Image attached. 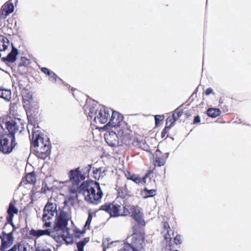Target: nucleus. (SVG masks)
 <instances>
[{"instance_id":"a19ab883","label":"nucleus","mask_w":251,"mask_h":251,"mask_svg":"<svg viewBox=\"0 0 251 251\" xmlns=\"http://www.w3.org/2000/svg\"><path fill=\"white\" fill-rule=\"evenodd\" d=\"M156 168H155L154 166L152 169L149 170L143 178L145 179V178L148 177L151 175L152 174L154 171H156Z\"/></svg>"},{"instance_id":"c9c22d12","label":"nucleus","mask_w":251,"mask_h":251,"mask_svg":"<svg viewBox=\"0 0 251 251\" xmlns=\"http://www.w3.org/2000/svg\"><path fill=\"white\" fill-rule=\"evenodd\" d=\"M129 180H131L137 184L141 182V177L135 174L132 175V176Z\"/></svg>"},{"instance_id":"ea45409f","label":"nucleus","mask_w":251,"mask_h":251,"mask_svg":"<svg viewBox=\"0 0 251 251\" xmlns=\"http://www.w3.org/2000/svg\"><path fill=\"white\" fill-rule=\"evenodd\" d=\"M61 237L67 243H72L73 242V237L64 236V234L62 235Z\"/></svg>"},{"instance_id":"bb28decb","label":"nucleus","mask_w":251,"mask_h":251,"mask_svg":"<svg viewBox=\"0 0 251 251\" xmlns=\"http://www.w3.org/2000/svg\"><path fill=\"white\" fill-rule=\"evenodd\" d=\"M162 225L164 231L165 232L164 234V239L166 240H170L171 239V235L170 234L171 229L169 223L167 222H162Z\"/></svg>"},{"instance_id":"5701e85b","label":"nucleus","mask_w":251,"mask_h":251,"mask_svg":"<svg viewBox=\"0 0 251 251\" xmlns=\"http://www.w3.org/2000/svg\"><path fill=\"white\" fill-rule=\"evenodd\" d=\"M0 98L6 101H9L11 99V91L10 89L0 86Z\"/></svg>"},{"instance_id":"79ce46f5","label":"nucleus","mask_w":251,"mask_h":251,"mask_svg":"<svg viewBox=\"0 0 251 251\" xmlns=\"http://www.w3.org/2000/svg\"><path fill=\"white\" fill-rule=\"evenodd\" d=\"M36 251H52L51 249L48 247L39 248L36 250Z\"/></svg>"},{"instance_id":"aec40b11","label":"nucleus","mask_w":251,"mask_h":251,"mask_svg":"<svg viewBox=\"0 0 251 251\" xmlns=\"http://www.w3.org/2000/svg\"><path fill=\"white\" fill-rule=\"evenodd\" d=\"M118 133L113 131L104 135L106 142L111 147H115L118 144Z\"/></svg>"},{"instance_id":"09e8293b","label":"nucleus","mask_w":251,"mask_h":251,"mask_svg":"<svg viewBox=\"0 0 251 251\" xmlns=\"http://www.w3.org/2000/svg\"><path fill=\"white\" fill-rule=\"evenodd\" d=\"M69 230L65 229V231L66 232V234L64 235V236L66 237H73L72 235L69 233Z\"/></svg>"},{"instance_id":"603ef678","label":"nucleus","mask_w":251,"mask_h":251,"mask_svg":"<svg viewBox=\"0 0 251 251\" xmlns=\"http://www.w3.org/2000/svg\"><path fill=\"white\" fill-rule=\"evenodd\" d=\"M221 108H223V107H222V102L221 103Z\"/></svg>"},{"instance_id":"9b49d317","label":"nucleus","mask_w":251,"mask_h":251,"mask_svg":"<svg viewBox=\"0 0 251 251\" xmlns=\"http://www.w3.org/2000/svg\"><path fill=\"white\" fill-rule=\"evenodd\" d=\"M7 134H13L15 136L17 132H21L24 129V124L20 119H11L5 123Z\"/></svg>"},{"instance_id":"e433bc0d","label":"nucleus","mask_w":251,"mask_h":251,"mask_svg":"<svg viewBox=\"0 0 251 251\" xmlns=\"http://www.w3.org/2000/svg\"><path fill=\"white\" fill-rule=\"evenodd\" d=\"M170 128H171V127L168 126V125L165 126L164 128L163 129V130L161 132V137L162 138H165V137H168V133L169 131Z\"/></svg>"},{"instance_id":"7c9ffc66","label":"nucleus","mask_w":251,"mask_h":251,"mask_svg":"<svg viewBox=\"0 0 251 251\" xmlns=\"http://www.w3.org/2000/svg\"><path fill=\"white\" fill-rule=\"evenodd\" d=\"M89 241V238L88 237H86L83 238L80 241L77 242L76 243V247L78 251H84V247L86 245Z\"/></svg>"},{"instance_id":"c85d7f7f","label":"nucleus","mask_w":251,"mask_h":251,"mask_svg":"<svg viewBox=\"0 0 251 251\" xmlns=\"http://www.w3.org/2000/svg\"><path fill=\"white\" fill-rule=\"evenodd\" d=\"M25 178L26 183L34 184L36 182V176L34 172L26 174Z\"/></svg>"},{"instance_id":"cd10ccee","label":"nucleus","mask_w":251,"mask_h":251,"mask_svg":"<svg viewBox=\"0 0 251 251\" xmlns=\"http://www.w3.org/2000/svg\"><path fill=\"white\" fill-rule=\"evenodd\" d=\"M156 189L148 190L145 188L141 191L140 194L143 198L146 199L154 196L156 195Z\"/></svg>"},{"instance_id":"72a5a7b5","label":"nucleus","mask_w":251,"mask_h":251,"mask_svg":"<svg viewBox=\"0 0 251 251\" xmlns=\"http://www.w3.org/2000/svg\"><path fill=\"white\" fill-rule=\"evenodd\" d=\"M30 63V61L29 59H27L25 57H22L21 59V62L18 65L19 67L21 66H27Z\"/></svg>"},{"instance_id":"a878e982","label":"nucleus","mask_w":251,"mask_h":251,"mask_svg":"<svg viewBox=\"0 0 251 251\" xmlns=\"http://www.w3.org/2000/svg\"><path fill=\"white\" fill-rule=\"evenodd\" d=\"M18 54V50L12 46V49L11 51L4 58L8 62H14L16 60V56Z\"/></svg>"},{"instance_id":"c756f323","label":"nucleus","mask_w":251,"mask_h":251,"mask_svg":"<svg viewBox=\"0 0 251 251\" xmlns=\"http://www.w3.org/2000/svg\"><path fill=\"white\" fill-rule=\"evenodd\" d=\"M206 114L212 118H215L221 114V111L219 108H210L206 111Z\"/></svg>"},{"instance_id":"8fccbe9b","label":"nucleus","mask_w":251,"mask_h":251,"mask_svg":"<svg viewBox=\"0 0 251 251\" xmlns=\"http://www.w3.org/2000/svg\"><path fill=\"white\" fill-rule=\"evenodd\" d=\"M165 170H164L163 171H162V175H164V174H165Z\"/></svg>"},{"instance_id":"7ed1b4c3","label":"nucleus","mask_w":251,"mask_h":251,"mask_svg":"<svg viewBox=\"0 0 251 251\" xmlns=\"http://www.w3.org/2000/svg\"><path fill=\"white\" fill-rule=\"evenodd\" d=\"M30 149H32L35 155L42 159L49 157L51 151V145L47 140H44L38 131L32 132Z\"/></svg>"},{"instance_id":"1a4fd4ad","label":"nucleus","mask_w":251,"mask_h":251,"mask_svg":"<svg viewBox=\"0 0 251 251\" xmlns=\"http://www.w3.org/2000/svg\"><path fill=\"white\" fill-rule=\"evenodd\" d=\"M118 136L121 138V140L123 143L126 145H129L131 143L139 147H141L140 143L137 141H135L134 138V132L130 129L129 127L125 125L122 127H120L117 131Z\"/></svg>"},{"instance_id":"4c0bfd02","label":"nucleus","mask_w":251,"mask_h":251,"mask_svg":"<svg viewBox=\"0 0 251 251\" xmlns=\"http://www.w3.org/2000/svg\"><path fill=\"white\" fill-rule=\"evenodd\" d=\"M155 125H158L161 121L164 119V116L162 115H157L154 117Z\"/></svg>"},{"instance_id":"49530a36","label":"nucleus","mask_w":251,"mask_h":251,"mask_svg":"<svg viewBox=\"0 0 251 251\" xmlns=\"http://www.w3.org/2000/svg\"><path fill=\"white\" fill-rule=\"evenodd\" d=\"M69 89H70L71 91L73 92V95L74 96V97H75V94H74L75 92H79V91L76 88L71 87L70 86H69Z\"/></svg>"},{"instance_id":"4468645a","label":"nucleus","mask_w":251,"mask_h":251,"mask_svg":"<svg viewBox=\"0 0 251 251\" xmlns=\"http://www.w3.org/2000/svg\"><path fill=\"white\" fill-rule=\"evenodd\" d=\"M1 243L0 246V251H5V250L10 247L13 242V233H6L3 231L0 235Z\"/></svg>"},{"instance_id":"f03ea898","label":"nucleus","mask_w":251,"mask_h":251,"mask_svg":"<svg viewBox=\"0 0 251 251\" xmlns=\"http://www.w3.org/2000/svg\"><path fill=\"white\" fill-rule=\"evenodd\" d=\"M81 190L84 200L89 204H98L103 196V192L100 184L91 180H87L81 183Z\"/></svg>"},{"instance_id":"de8ad7c7","label":"nucleus","mask_w":251,"mask_h":251,"mask_svg":"<svg viewBox=\"0 0 251 251\" xmlns=\"http://www.w3.org/2000/svg\"><path fill=\"white\" fill-rule=\"evenodd\" d=\"M47 186V184H45V187L43 186L41 188L40 192L41 193H46V187Z\"/></svg>"},{"instance_id":"f3484780","label":"nucleus","mask_w":251,"mask_h":251,"mask_svg":"<svg viewBox=\"0 0 251 251\" xmlns=\"http://www.w3.org/2000/svg\"><path fill=\"white\" fill-rule=\"evenodd\" d=\"M14 10V5L13 3L9 0L4 3L0 9V21L6 17Z\"/></svg>"},{"instance_id":"a211bd4d","label":"nucleus","mask_w":251,"mask_h":251,"mask_svg":"<svg viewBox=\"0 0 251 251\" xmlns=\"http://www.w3.org/2000/svg\"><path fill=\"white\" fill-rule=\"evenodd\" d=\"M22 102L24 108H29L30 105L35 103L33 100L32 95L27 90H24L22 92Z\"/></svg>"},{"instance_id":"0eeeda50","label":"nucleus","mask_w":251,"mask_h":251,"mask_svg":"<svg viewBox=\"0 0 251 251\" xmlns=\"http://www.w3.org/2000/svg\"><path fill=\"white\" fill-rule=\"evenodd\" d=\"M111 114V110L105 106L98 108L95 112L90 110L89 116L91 118L94 116V122L96 124H104L109 120Z\"/></svg>"},{"instance_id":"2f4dec72","label":"nucleus","mask_w":251,"mask_h":251,"mask_svg":"<svg viewBox=\"0 0 251 251\" xmlns=\"http://www.w3.org/2000/svg\"><path fill=\"white\" fill-rule=\"evenodd\" d=\"M166 160L164 157H156L154 162L153 165L155 168L156 167H161L165 165Z\"/></svg>"},{"instance_id":"c03bdc74","label":"nucleus","mask_w":251,"mask_h":251,"mask_svg":"<svg viewBox=\"0 0 251 251\" xmlns=\"http://www.w3.org/2000/svg\"><path fill=\"white\" fill-rule=\"evenodd\" d=\"M200 117L199 115H197L194 117V119L193 121V124H196L199 123L200 122Z\"/></svg>"},{"instance_id":"2eb2a0df","label":"nucleus","mask_w":251,"mask_h":251,"mask_svg":"<svg viewBox=\"0 0 251 251\" xmlns=\"http://www.w3.org/2000/svg\"><path fill=\"white\" fill-rule=\"evenodd\" d=\"M123 116L122 114L116 111H113L111 110V114L109 118V122L107 125L104 126L102 128H107L110 124L114 126H120L119 124L123 120Z\"/></svg>"},{"instance_id":"37998d69","label":"nucleus","mask_w":251,"mask_h":251,"mask_svg":"<svg viewBox=\"0 0 251 251\" xmlns=\"http://www.w3.org/2000/svg\"><path fill=\"white\" fill-rule=\"evenodd\" d=\"M124 174L127 179L129 180L132 176V175L133 174H131L129 171L126 170L124 172Z\"/></svg>"},{"instance_id":"dca6fc26","label":"nucleus","mask_w":251,"mask_h":251,"mask_svg":"<svg viewBox=\"0 0 251 251\" xmlns=\"http://www.w3.org/2000/svg\"><path fill=\"white\" fill-rule=\"evenodd\" d=\"M15 201H11L9 204L7 210V215L6 217V221L9 224L12 225H13L14 214H17L18 213V209L15 206Z\"/></svg>"},{"instance_id":"412c9836","label":"nucleus","mask_w":251,"mask_h":251,"mask_svg":"<svg viewBox=\"0 0 251 251\" xmlns=\"http://www.w3.org/2000/svg\"><path fill=\"white\" fill-rule=\"evenodd\" d=\"M50 231L49 229H45V230H35L34 229H31L29 230V235L32 237H35L36 238H38L44 235H48L50 236Z\"/></svg>"},{"instance_id":"6e6552de","label":"nucleus","mask_w":251,"mask_h":251,"mask_svg":"<svg viewBox=\"0 0 251 251\" xmlns=\"http://www.w3.org/2000/svg\"><path fill=\"white\" fill-rule=\"evenodd\" d=\"M15 136L5 131L0 135V151L4 153L11 152L16 145Z\"/></svg>"},{"instance_id":"b1692460","label":"nucleus","mask_w":251,"mask_h":251,"mask_svg":"<svg viewBox=\"0 0 251 251\" xmlns=\"http://www.w3.org/2000/svg\"><path fill=\"white\" fill-rule=\"evenodd\" d=\"M106 171V170L103 167L94 168L92 176L95 179L99 180L100 177H102L105 176Z\"/></svg>"},{"instance_id":"473e14b6","label":"nucleus","mask_w":251,"mask_h":251,"mask_svg":"<svg viewBox=\"0 0 251 251\" xmlns=\"http://www.w3.org/2000/svg\"><path fill=\"white\" fill-rule=\"evenodd\" d=\"M75 237L79 238L80 235L83 234L86 232V229L84 228L82 230H80L77 227H75L73 229Z\"/></svg>"},{"instance_id":"39448f33","label":"nucleus","mask_w":251,"mask_h":251,"mask_svg":"<svg viewBox=\"0 0 251 251\" xmlns=\"http://www.w3.org/2000/svg\"><path fill=\"white\" fill-rule=\"evenodd\" d=\"M91 168L92 165L89 164L81 170L79 167L71 170L68 173L69 181L76 183L84 181L85 178L89 177Z\"/></svg>"},{"instance_id":"6ab92c4d","label":"nucleus","mask_w":251,"mask_h":251,"mask_svg":"<svg viewBox=\"0 0 251 251\" xmlns=\"http://www.w3.org/2000/svg\"><path fill=\"white\" fill-rule=\"evenodd\" d=\"M183 112L182 110L179 108L176 109L174 113L168 116L166 119V125L171 127L172 126L175 124L176 120H177L182 115Z\"/></svg>"},{"instance_id":"20e7f679","label":"nucleus","mask_w":251,"mask_h":251,"mask_svg":"<svg viewBox=\"0 0 251 251\" xmlns=\"http://www.w3.org/2000/svg\"><path fill=\"white\" fill-rule=\"evenodd\" d=\"M142 226L138 224L132 227V241L125 243L126 251H145V232Z\"/></svg>"},{"instance_id":"423d86ee","label":"nucleus","mask_w":251,"mask_h":251,"mask_svg":"<svg viewBox=\"0 0 251 251\" xmlns=\"http://www.w3.org/2000/svg\"><path fill=\"white\" fill-rule=\"evenodd\" d=\"M71 216L68 212L64 210H60L56 215V218L54 223L53 229L55 232H65V229L70 230L67 227L69 221L71 220Z\"/></svg>"},{"instance_id":"58836bf2","label":"nucleus","mask_w":251,"mask_h":251,"mask_svg":"<svg viewBox=\"0 0 251 251\" xmlns=\"http://www.w3.org/2000/svg\"><path fill=\"white\" fill-rule=\"evenodd\" d=\"M174 242L176 245H180L182 243L181 236L179 234H177L174 238Z\"/></svg>"},{"instance_id":"4be33fe9","label":"nucleus","mask_w":251,"mask_h":251,"mask_svg":"<svg viewBox=\"0 0 251 251\" xmlns=\"http://www.w3.org/2000/svg\"><path fill=\"white\" fill-rule=\"evenodd\" d=\"M71 185L69 186L68 190L70 194H75L77 193L82 195L83 191L81 190V183H76L74 182H71Z\"/></svg>"},{"instance_id":"864d4df0","label":"nucleus","mask_w":251,"mask_h":251,"mask_svg":"<svg viewBox=\"0 0 251 251\" xmlns=\"http://www.w3.org/2000/svg\"><path fill=\"white\" fill-rule=\"evenodd\" d=\"M174 251H178V250H175Z\"/></svg>"},{"instance_id":"f257e3e1","label":"nucleus","mask_w":251,"mask_h":251,"mask_svg":"<svg viewBox=\"0 0 251 251\" xmlns=\"http://www.w3.org/2000/svg\"><path fill=\"white\" fill-rule=\"evenodd\" d=\"M107 213L111 217H132L139 225L145 226L146 222L140 211L134 205L123 204L116 199L111 202L101 205L99 209Z\"/></svg>"},{"instance_id":"ddd939ff","label":"nucleus","mask_w":251,"mask_h":251,"mask_svg":"<svg viewBox=\"0 0 251 251\" xmlns=\"http://www.w3.org/2000/svg\"><path fill=\"white\" fill-rule=\"evenodd\" d=\"M117 199L120 197L125 199L131 196V188H127V185L125 179L119 178L117 183Z\"/></svg>"},{"instance_id":"a18cd8bd","label":"nucleus","mask_w":251,"mask_h":251,"mask_svg":"<svg viewBox=\"0 0 251 251\" xmlns=\"http://www.w3.org/2000/svg\"><path fill=\"white\" fill-rule=\"evenodd\" d=\"M213 92V90L212 88H207L205 91V94L206 95H210L211 93H212Z\"/></svg>"},{"instance_id":"9d476101","label":"nucleus","mask_w":251,"mask_h":251,"mask_svg":"<svg viewBox=\"0 0 251 251\" xmlns=\"http://www.w3.org/2000/svg\"><path fill=\"white\" fill-rule=\"evenodd\" d=\"M55 213L57 214L56 203L48 201L43 210L42 220L45 222L43 225L44 227H50L51 223L50 221L52 219Z\"/></svg>"},{"instance_id":"3c124183","label":"nucleus","mask_w":251,"mask_h":251,"mask_svg":"<svg viewBox=\"0 0 251 251\" xmlns=\"http://www.w3.org/2000/svg\"><path fill=\"white\" fill-rule=\"evenodd\" d=\"M224 110V111H225V112H227V111H228V109H227V108H226V110L224 109V110Z\"/></svg>"},{"instance_id":"f704fd0d","label":"nucleus","mask_w":251,"mask_h":251,"mask_svg":"<svg viewBox=\"0 0 251 251\" xmlns=\"http://www.w3.org/2000/svg\"><path fill=\"white\" fill-rule=\"evenodd\" d=\"M92 220V213L89 212V214H88V217L87 220V221L85 223V224L83 227L84 228H85V229H89V226L91 223Z\"/></svg>"},{"instance_id":"f8f14e48","label":"nucleus","mask_w":251,"mask_h":251,"mask_svg":"<svg viewBox=\"0 0 251 251\" xmlns=\"http://www.w3.org/2000/svg\"><path fill=\"white\" fill-rule=\"evenodd\" d=\"M28 120V122L34 126L38 124L39 121V106L35 102L25 108Z\"/></svg>"},{"instance_id":"393cba45","label":"nucleus","mask_w":251,"mask_h":251,"mask_svg":"<svg viewBox=\"0 0 251 251\" xmlns=\"http://www.w3.org/2000/svg\"><path fill=\"white\" fill-rule=\"evenodd\" d=\"M41 71L42 73L48 75L50 81L54 83L56 82L58 76L53 72L46 67L41 68Z\"/></svg>"}]
</instances>
